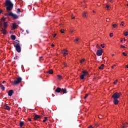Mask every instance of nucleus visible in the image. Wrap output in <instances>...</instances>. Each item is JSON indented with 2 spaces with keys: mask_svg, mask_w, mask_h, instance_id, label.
Returning <instances> with one entry per match:
<instances>
[{
  "mask_svg": "<svg viewBox=\"0 0 128 128\" xmlns=\"http://www.w3.org/2000/svg\"><path fill=\"white\" fill-rule=\"evenodd\" d=\"M58 80H60L62 78V76L60 75H58L57 76Z\"/></svg>",
  "mask_w": 128,
  "mask_h": 128,
  "instance_id": "nucleus-25",
  "label": "nucleus"
},
{
  "mask_svg": "<svg viewBox=\"0 0 128 128\" xmlns=\"http://www.w3.org/2000/svg\"><path fill=\"white\" fill-rule=\"evenodd\" d=\"M96 48H100V45L98 44H97Z\"/></svg>",
  "mask_w": 128,
  "mask_h": 128,
  "instance_id": "nucleus-36",
  "label": "nucleus"
},
{
  "mask_svg": "<svg viewBox=\"0 0 128 128\" xmlns=\"http://www.w3.org/2000/svg\"><path fill=\"white\" fill-rule=\"evenodd\" d=\"M116 26H117L116 24H113L112 25V26H113V28H116Z\"/></svg>",
  "mask_w": 128,
  "mask_h": 128,
  "instance_id": "nucleus-28",
  "label": "nucleus"
},
{
  "mask_svg": "<svg viewBox=\"0 0 128 128\" xmlns=\"http://www.w3.org/2000/svg\"><path fill=\"white\" fill-rule=\"evenodd\" d=\"M83 16L84 18H86V12H84V14H83Z\"/></svg>",
  "mask_w": 128,
  "mask_h": 128,
  "instance_id": "nucleus-27",
  "label": "nucleus"
},
{
  "mask_svg": "<svg viewBox=\"0 0 128 128\" xmlns=\"http://www.w3.org/2000/svg\"><path fill=\"white\" fill-rule=\"evenodd\" d=\"M126 68H128V64H127V65L126 66Z\"/></svg>",
  "mask_w": 128,
  "mask_h": 128,
  "instance_id": "nucleus-52",
  "label": "nucleus"
},
{
  "mask_svg": "<svg viewBox=\"0 0 128 128\" xmlns=\"http://www.w3.org/2000/svg\"><path fill=\"white\" fill-rule=\"evenodd\" d=\"M64 66H66V64H64Z\"/></svg>",
  "mask_w": 128,
  "mask_h": 128,
  "instance_id": "nucleus-56",
  "label": "nucleus"
},
{
  "mask_svg": "<svg viewBox=\"0 0 128 128\" xmlns=\"http://www.w3.org/2000/svg\"><path fill=\"white\" fill-rule=\"evenodd\" d=\"M82 74L80 76V80H84V76H88V72L84 70L82 72Z\"/></svg>",
  "mask_w": 128,
  "mask_h": 128,
  "instance_id": "nucleus-6",
  "label": "nucleus"
},
{
  "mask_svg": "<svg viewBox=\"0 0 128 128\" xmlns=\"http://www.w3.org/2000/svg\"><path fill=\"white\" fill-rule=\"evenodd\" d=\"M74 41L75 42H78V38H76V39H75Z\"/></svg>",
  "mask_w": 128,
  "mask_h": 128,
  "instance_id": "nucleus-41",
  "label": "nucleus"
},
{
  "mask_svg": "<svg viewBox=\"0 0 128 128\" xmlns=\"http://www.w3.org/2000/svg\"><path fill=\"white\" fill-rule=\"evenodd\" d=\"M47 74H54V71L50 69L48 71Z\"/></svg>",
  "mask_w": 128,
  "mask_h": 128,
  "instance_id": "nucleus-17",
  "label": "nucleus"
},
{
  "mask_svg": "<svg viewBox=\"0 0 128 128\" xmlns=\"http://www.w3.org/2000/svg\"><path fill=\"white\" fill-rule=\"evenodd\" d=\"M46 122V119H44V120H43V122Z\"/></svg>",
  "mask_w": 128,
  "mask_h": 128,
  "instance_id": "nucleus-46",
  "label": "nucleus"
},
{
  "mask_svg": "<svg viewBox=\"0 0 128 128\" xmlns=\"http://www.w3.org/2000/svg\"><path fill=\"white\" fill-rule=\"evenodd\" d=\"M44 118V120H48V117H46V116H45Z\"/></svg>",
  "mask_w": 128,
  "mask_h": 128,
  "instance_id": "nucleus-44",
  "label": "nucleus"
},
{
  "mask_svg": "<svg viewBox=\"0 0 128 128\" xmlns=\"http://www.w3.org/2000/svg\"><path fill=\"white\" fill-rule=\"evenodd\" d=\"M20 9L18 8V9L16 10V13H17V14H20Z\"/></svg>",
  "mask_w": 128,
  "mask_h": 128,
  "instance_id": "nucleus-23",
  "label": "nucleus"
},
{
  "mask_svg": "<svg viewBox=\"0 0 128 128\" xmlns=\"http://www.w3.org/2000/svg\"><path fill=\"white\" fill-rule=\"evenodd\" d=\"M26 34H30V32H28V30H26Z\"/></svg>",
  "mask_w": 128,
  "mask_h": 128,
  "instance_id": "nucleus-45",
  "label": "nucleus"
},
{
  "mask_svg": "<svg viewBox=\"0 0 128 128\" xmlns=\"http://www.w3.org/2000/svg\"><path fill=\"white\" fill-rule=\"evenodd\" d=\"M10 38L12 40H15L16 37L15 35H11Z\"/></svg>",
  "mask_w": 128,
  "mask_h": 128,
  "instance_id": "nucleus-20",
  "label": "nucleus"
},
{
  "mask_svg": "<svg viewBox=\"0 0 128 128\" xmlns=\"http://www.w3.org/2000/svg\"><path fill=\"white\" fill-rule=\"evenodd\" d=\"M5 82H6V80H4V81L2 82V84H4Z\"/></svg>",
  "mask_w": 128,
  "mask_h": 128,
  "instance_id": "nucleus-48",
  "label": "nucleus"
},
{
  "mask_svg": "<svg viewBox=\"0 0 128 128\" xmlns=\"http://www.w3.org/2000/svg\"><path fill=\"white\" fill-rule=\"evenodd\" d=\"M122 54H123V56H127L126 54L124 52H122Z\"/></svg>",
  "mask_w": 128,
  "mask_h": 128,
  "instance_id": "nucleus-29",
  "label": "nucleus"
},
{
  "mask_svg": "<svg viewBox=\"0 0 128 128\" xmlns=\"http://www.w3.org/2000/svg\"><path fill=\"white\" fill-rule=\"evenodd\" d=\"M24 122L20 121V128H22V126H24Z\"/></svg>",
  "mask_w": 128,
  "mask_h": 128,
  "instance_id": "nucleus-19",
  "label": "nucleus"
},
{
  "mask_svg": "<svg viewBox=\"0 0 128 128\" xmlns=\"http://www.w3.org/2000/svg\"><path fill=\"white\" fill-rule=\"evenodd\" d=\"M112 36H114L112 33H110V36L111 38H112Z\"/></svg>",
  "mask_w": 128,
  "mask_h": 128,
  "instance_id": "nucleus-40",
  "label": "nucleus"
},
{
  "mask_svg": "<svg viewBox=\"0 0 128 128\" xmlns=\"http://www.w3.org/2000/svg\"><path fill=\"white\" fill-rule=\"evenodd\" d=\"M14 46L16 48V50L17 52H22V49L20 48V44L18 43L17 44H14Z\"/></svg>",
  "mask_w": 128,
  "mask_h": 128,
  "instance_id": "nucleus-5",
  "label": "nucleus"
},
{
  "mask_svg": "<svg viewBox=\"0 0 128 128\" xmlns=\"http://www.w3.org/2000/svg\"><path fill=\"white\" fill-rule=\"evenodd\" d=\"M118 82V80H116L114 82L113 84H116V83Z\"/></svg>",
  "mask_w": 128,
  "mask_h": 128,
  "instance_id": "nucleus-32",
  "label": "nucleus"
},
{
  "mask_svg": "<svg viewBox=\"0 0 128 128\" xmlns=\"http://www.w3.org/2000/svg\"><path fill=\"white\" fill-rule=\"evenodd\" d=\"M1 12H2V10H0V14Z\"/></svg>",
  "mask_w": 128,
  "mask_h": 128,
  "instance_id": "nucleus-50",
  "label": "nucleus"
},
{
  "mask_svg": "<svg viewBox=\"0 0 128 128\" xmlns=\"http://www.w3.org/2000/svg\"><path fill=\"white\" fill-rule=\"evenodd\" d=\"M14 60H18V56H16L14 58Z\"/></svg>",
  "mask_w": 128,
  "mask_h": 128,
  "instance_id": "nucleus-42",
  "label": "nucleus"
},
{
  "mask_svg": "<svg viewBox=\"0 0 128 128\" xmlns=\"http://www.w3.org/2000/svg\"><path fill=\"white\" fill-rule=\"evenodd\" d=\"M88 128H92V126L90 125Z\"/></svg>",
  "mask_w": 128,
  "mask_h": 128,
  "instance_id": "nucleus-43",
  "label": "nucleus"
},
{
  "mask_svg": "<svg viewBox=\"0 0 128 128\" xmlns=\"http://www.w3.org/2000/svg\"><path fill=\"white\" fill-rule=\"evenodd\" d=\"M124 35L125 36H128V31H126L124 32Z\"/></svg>",
  "mask_w": 128,
  "mask_h": 128,
  "instance_id": "nucleus-22",
  "label": "nucleus"
},
{
  "mask_svg": "<svg viewBox=\"0 0 128 128\" xmlns=\"http://www.w3.org/2000/svg\"><path fill=\"white\" fill-rule=\"evenodd\" d=\"M34 120H38V118H42V116L34 114Z\"/></svg>",
  "mask_w": 128,
  "mask_h": 128,
  "instance_id": "nucleus-9",
  "label": "nucleus"
},
{
  "mask_svg": "<svg viewBox=\"0 0 128 128\" xmlns=\"http://www.w3.org/2000/svg\"><path fill=\"white\" fill-rule=\"evenodd\" d=\"M62 54L64 56H68V50L66 49H64L62 51Z\"/></svg>",
  "mask_w": 128,
  "mask_h": 128,
  "instance_id": "nucleus-10",
  "label": "nucleus"
},
{
  "mask_svg": "<svg viewBox=\"0 0 128 128\" xmlns=\"http://www.w3.org/2000/svg\"><path fill=\"white\" fill-rule=\"evenodd\" d=\"M0 88L2 90H6L4 86V85H2V84H0Z\"/></svg>",
  "mask_w": 128,
  "mask_h": 128,
  "instance_id": "nucleus-18",
  "label": "nucleus"
},
{
  "mask_svg": "<svg viewBox=\"0 0 128 128\" xmlns=\"http://www.w3.org/2000/svg\"><path fill=\"white\" fill-rule=\"evenodd\" d=\"M28 120H29V122H32V119H30V118H29Z\"/></svg>",
  "mask_w": 128,
  "mask_h": 128,
  "instance_id": "nucleus-47",
  "label": "nucleus"
},
{
  "mask_svg": "<svg viewBox=\"0 0 128 128\" xmlns=\"http://www.w3.org/2000/svg\"><path fill=\"white\" fill-rule=\"evenodd\" d=\"M122 128H126V126H123Z\"/></svg>",
  "mask_w": 128,
  "mask_h": 128,
  "instance_id": "nucleus-55",
  "label": "nucleus"
},
{
  "mask_svg": "<svg viewBox=\"0 0 128 128\" xmlns=\"http://www.w3.org/2000/svg\"><path fill=\"white\" fill-rule=\"evenodd\" d=\"M120 96H122L121 92H116L112 96V98L113 99H118L120 98Z\"/></svg>",
  "mask_w": 128,
  "mask_h": 128,
  "instance_id": "nucleus-4",
  "label": "nucleus"
},
{
  "mask_svg": "<svg viewBox=\"0 0 128 128\" xmlns=\"http://www.w3.org/2000/svg\"><path fill=\"white\" fill-rule=\"evenodd\" d=\"M62 92V88L58 87L56 90H55V92H58V94L60 92Z\"/></svg>",
  "mask_w": 128,
  "mask_h": 128,
  "instance_id": "nucleus-13",
  "label": "nucleus"
},
{
  "mask_svg": "<svg viewBox=\"0 0 128 128\" xmlns=\"http://www.w3.org/2000/svg\"><path fill=\"white\" fill-rule=\"evenodd\" d=\"M9 15L10 16H12V18H14V20H17V18H18V15H16V14H14V13H12V12H10Z\"/></svg>",
  "mask_w": 128,
  "mask_h": 128,
  "instance_id": "nucleus-7",
  "label": "nucleus"
},
{
  "mask_svg": "<svg viewBox=\"0 0 128 128\" xmlns=\"http://www.w3.org/2000/svg\"><path fill=\"white\" fill-rule=\"evenodd\" d=\"M8 22H6V18L2 17L0 20V28L2 29L0 32H2L3 34H6L8 32L6 31V28H8Z\"/></svg>",
  "mask_w": 128,
  "mask_h": 128,
  "instance_id": "nucleus-1",
  "label": "nucleus"
},
{
  "mask_svg": "<svg viewBox=\"0 0 128 128\" xmlns=\"http://www.w3.org/2000/svg\"><path fill=\"white\" fill-rule=\"evenodd\" d=\"M4 110H10V108L8 106L4 105Z\"/></svg>",
  "mask_w": 128,
  "mask_h": 128,
  "instance_id": "nucleus-14",
  "label": "nucleus"
},
{
  "mask_svg": "<svg viewBox=\"0 0 128 128\" xmlns=\"http://www.w3.org/2000/svg\"><path fill=\"white\" fill-rule=\"evenodd\" d=\"M104 64H102L101 66L99 67V70H104Z\"/></svg>",
  "mask_w": 128,
  "mask_h": 128,
  "instance_id": "nucleus-21",
  "label": "nucleus"
},
{
  "mask_svg": "<svg viewBox=\"0 0 128 128\" xmlns=\"http://www.w3.org/2000/svg\"><path fill=\"white\" fill-rule=\"evenodd\" d=\"M70 32H71L72 33L74 32L73 30H71Z\"/></svg>",
  "mask_w": 128,
  "mask_h": 128,
  "instance_id": "nucleus-53",
  "label": "nucleus"
},
{
  "mask_svg": "<svg viewBox=\"0 0 128 128\" xmlns=\"http://www.w3.org/2000/svg\"><path fill=\"white\" fill-rule=\"evenodd\" d=\"M10 34H12V32H11V31H10Z\"/></svg>",
  "mask_w": 128,
  "mask_h": 128,
  "instance_id": "nucleus-57",
  "label": "nucleus"
},
{
  "mask_svg": "<svg viewBox=\"0 0 128 128\" xmlns=\"http://www.w3.org/2000/svg\"><path fill=\"white\" fill-rule=\"evenodd\" d=\"M84 62V59H82V60H80V64H82Z\"/></svg>",
  "mask_w": 128,
  "mask_h": 128,
  "instance_id": "nucleus-31",
  "label": "nucleus"
},
{
  "mask_svg": "<svg viewBox=\"0 0 128 128\" xmlns=\"http://www.w3.org/2000/svg\"><path fill=\"white\" fill-rule=\"evenodd\" d=\"M14 42L16 44H20V41L18 40H16Z\"/></svg>",
  "mask_w": 128,
  "mask_h": 128,
  "instance_id": "nucleus-24",
  "label": "nucleus"
},
{
  "mask_svg": "<svg viewBox=\"0 0 128 128\" xmlns=\"http://www.w3.org/2000/svg\"><path fill=\"white\" fill-rule=\"evenodd\" d=\"M12 30H16V28H18V24L14 22L12 24Z\"/></svg>",
  "mask_w": 128,
  "mask_h": 128,
  "instance_id": "nucleus-12",
  "label": "nucleus"
},
{
  "mask_svg": "<svg viewBox=\"0 0 128 128\" xmlns=\"http://www.w3.org/2000/svg\"><path fill=\"white\" fill-rule=\"evenodd\" d=\"M56 34H52V36L54 38H56Z\"/></svg>",
  "mask_w": 128,
  "mask_h": 128,
  "instance_id": "nucleus-38",
  "label": "nucleus"
},
{
  "mask_svg": "<svg viewBox=\"0 0 128 128\" xmlns=\"http://www.w3.org/2000/svg\"><path fill=\"white\" fill-rule=\"evenodd\" d=\"M120 48H126V46H124V45H120Z\"/></svg>",
  "mask_w": 128,
  "mask_h": 128,
  "instance_id": "nucleus-35",
  "label": "nucleus"
},
{
  "mask_svg": "<svg viewBox=\"0 0 128 128\" xmlns=\"http://www.w3.org/2000/svg\"><path fill=\"white\" fill-rule=\"evenodd\" d=\"M88 96V94H86L85 96H84V100H86V98Z\"/></svg>",
  "mask_w": 128,
  "mask_h": 128,
  "instance_id": "nucleus-26",
  "label": "nucleus"
},
{
  "mask_svg": "<svg viewBox=\"0 0 128 128\" xmlns=\"http://www.w3.org/2000/svg\"><path fill=\"white\" fill-rule=\"evenodd\" d=\"M22 78L20 77H18L14 82L12 81V82L13 86H16V84H18L22 82Z\"/></svg>",
  "mask_w": 128,
  "mask_h": 128,
  "instance_id": "nucleus-3",
  "label": "nucleus"
},
{
  "mask_svg": "<svg viewBox=\"0 0 128 128\" xmlns=\"http://www.w3.org/2000/svg\"><path fill=\"white\" fill-rule=\"evenodd\" d=\"M4 16H10V13H8H8L5 14Z\"/></svg>",
  "mask_w": 128,
  "mask_h": 128,
  "instance_id": "nucleus-33",
  "label": "nucleus"
},
{
  "mask_svg": "<svg viewBox=\"0 0 128 128\" xmlns=\"http://www.w3.org/2000/svg\"><path fill=\"white\" fill-rule=\"evenodd\" d=\"M114 56V54H112V56Z\"/></svg>",
  "mask_w": 128,
  "mask_h": 128,
  "instance_id": "nucleus-60",
  "label": "nucleus"
},
{
  "mask_svg": "<svg viewBox=\"0 0 128 128\" xmlns=\"http://www.w3.org/2000/svg\"><path fill=\"white\" fill-rule=\"evenodd\" d=\"M14 94V90H10L8 92V96H12V94Z\"/></svg>",
  "mask_w": 128,
  "mask_h": 128,
  "instance_id": "nucleus-11",
  "label": "nucleus"
},
{
  "mask_svg": "<svg viewBox=\"0 0 128 128\" xmlns=\"http://www.w3.org/2000/svg\"><path fill=\"white\" fill-rule=\"evenodd\" d=\"M112 68H114V66H112Z\"/></svg>",
  "mask_w": 128,
  "mask_h": 128,
  "instance_id": "nucleus-58",
  "label": "nucleus"
},
{
  "mask_svg": "<svg viewBox=\"0 0 128 128\" xmlns=\"http://www.w3.org/2000/svg\"><path fill=\"white\" fill-rule=\"evenodd\" d=\"M114 100H113V102L114 104H118V99H113Z\"/></svg>",
  "mask_w": 128,
  "mask_h": 128,
  "instance_id": "nucleus-15",
  "label": "nucleus"
},
{
  "mask_svg": "<svg viewBox=\"0 0 128 128\" xmlns=\"http://www.w3.org/2000/svg\"><path fill=\"white\" fill-rule=\"evenodd\" d=\"M43 58L42 56H40L39 58L41 59V58Z\"/></svg>",
  "mask_w": 128,
  "mask_h": 128,
  "instance_id": "nucleus-54",
  "label": "nucleus"
},
{
  "mask_svg": "<svg viewBox=\"0 0 128 128\" xmlns=\"http://www.w3.org/2000/svg\"><path fill=\"white\" fill-rule=\"evenodd\" d=\"M61 92H62L63 94H66L68 92L66 90V88H62L61 90Z\"/></svg>",
  "mask_w": 128,
  "mask_h": 128,
  "instance_id": "nucleus-16",
  "label": "nucleus"
},
{
  "mask_svg": "<svg viewBox=\"0 0 128 128\" xmlns=\"http://www.w3.org/2000/svg\"><path fill=\"white\" fill-rule=\"evenodd\" d=\"M60 32L62 34H64V30H60Z\"/></svg>",
  "mask_w": 128,
  "mask_h": 128,
  "instance_id": "nucleus-34",
  "label": "nucleus"
},
{
  "mask_svg": "<svg viewBox=\"0 0 128 128\" xmlns=\"http://www.w3.org/2000/svg\"><path fill=\"white\" fill-rule=\"evenodd\" d=\"M74 18H75L74 16H72V20H74Z\"/></svg>",
  "mask_w": 128,
  "mask_h": 128,
  "instance_id": "nucleus-49",
  "label": "nucleus"
},
{
  "mask_svg": "<svg viewBox=\"0 0 128 128\" xmlns=\"http://www.w3.org/2000/svg\"><path fill=\"white\" fill-rule=\"evenodd\" d=\"M106 8H108H108H110V6L109 5H106Z\"/></svg>",
  "mask_w": 128,
  "mask_h": 128,
  "instance_id": "nucleus-37",
  "label": "nucleus"
},
{
  "mask_svg": "<svg viewBox=\"0 0 128 128\" xmlns=\"http://www.w3.org/2000/svg\"><path fill=\"white\" fill-rule=\"evenodd\" d=\"M116 66V64H114L113 66Z\"/></svg>",
  "mask_w": 128,
  "mask_h": 128,
  "instance_id": "nucleus-61",
  "label": "nucleus"
},
{
  "mask_svg": "<svg viewBox=\"0 0 128 128\" xmlns=\"http://www.w3.org/2000/svg\"><path fill=\"white\" fill-rule=\"evenodd\" d=\"M5 6H6V10L7 12H12L14 8V4L10 0H6L4 3Z\"/></svg>",
  "mask_w": 128,
  "mask_h": 128,
  "instance_id": "nucleus-2",
  "label": "nucleus"
},
{
  "mask_svg": "<svg viewBox=\"0 0 128 128\" xmlns=\"http://www.w3.org/2000/svg\"><path fill=\"white\" fill-rule=\"evenodd\" d=\"M72 17L74 16V15H73L72 14Z\"/></svg>",
  "mask_w": 128,
  "mask_h": 128,
  "instance_id": "nucleus-62",
  "label": "nucleus"
},
{
  "mask_svg": "<svg viewBox=\"0 0 128 128\" xmlns=\"http://www.w3.org/2000/svg\"><path fill=\"white\" fill-rule=\"evenodd\" d=\"M52 46H54V44H52Z\"/></svg>",
  "mask_w": 128,
  "mask_h": 128,
  "instance_id": "nucleus-51",
  "label": "nucleus"
},
{
  "mask_svg": "<svg viewBox=\"0 0 128 128\" xmlns=\"http://www.w3.org/2000/svg\"><path fill=\"white\" fill-rule=\"evenodd\" d=\"M102 49L100 48V50H98L96 52V55L100 56H102Z\"/></svg>",
  "mask_w": 128,
  "mask_h": 128,
  "instance_id": "nucleus-8",
  "label": "nucleus"
},
{
  "mask_svg": "<svg viewBox=\"0 0 128 128\" xmlns=\"http://www.w3.org/2000/svg\"><path fill=\"white\" fill-rule=\"evenodd\" d=\"M122 40H120V42H122Z\"/></svg>",
  "mask_w": 128,
  "mask_h": 128,
  "instance_id": "nucleus-59",
  "label": "nucleus"
},
{
  "mask_svg": "<svg viewBox=\"0 0 128 128\" xmlns=\"http://www.w3.org/2000/svg\"><path fill=\"white\" fill-rule=\"evenodd\" d=\"M120 26H124V22H121V24H120Z\"/></svg>",
  "mask_w": 128,
  "mask_h": 128,
  "instance_id": "nucleus-39",
  "label": "nucleus"
},
{
  "mask_svg": "<svg viewBox=\"0 0 128 128\" xmlns=\"http://www.w3.org/2000/svg\"><path fill=\"white\" fill-rule=\"evenodd\" d=\"M127 6H128V4H127Z\"/></svg>",
  "mask_w": 128,
  "mask_h": 128,
  "instance_id": "nucleus-63",
  "label": "nucleus"
},
{
  "mask_svg": "<svg viewBox=\"0 0 128 128\" xmlns=\"http://www.w3.org/2000/svg\"><path fill=\"white\" fill-rule=\"evenodd\" d=\"M107 20H108V18H107Z\"/></svg>",
  "mask_w": 128,
  "mask_h": 128,
  "instance_id": "nucleus-64",
  "label": "nucleus"
},
{
  "mask_svg": "<svg viewBox=\"0 0 128 128\" xmlns=\"http://www.w3.org/2000/svg\"><path fill=\"white\" fill-rule=\"evenodd\" d=\"M100 46H102V48H104V44H101Z\"/></svg>",
  "mask_w": 128,
  "mask_h": 128,
  "instance_id": "nucleus-30",
  "label": "nucleus"
}]
</instances>
